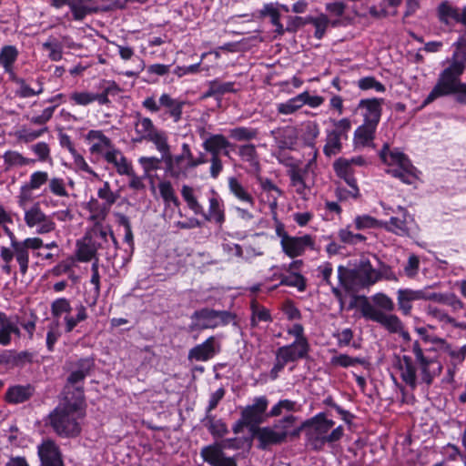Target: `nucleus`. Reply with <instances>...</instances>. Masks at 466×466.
<instances>
[{"label": "nucleus", "mask_w": 466, "mask_h": 466, "mask_svg": "<svg viewBox=\"0 0 466 466\" xmlns=\"http://www.w3.org/2000/svg\"><path fill=\"white\" fill-rule=\"evenodd\" d=\"M159 104L167 109L166 113L173 118L174 122H178L181 119L183 101L172 98L168 94H163L159 98Z\"/></svg>", "instance_id": "72a5a7b5"}, {"label": "nucleus", "mask_w": 466, "mask_h": 466, "mask_svg": "<svg viewBox=\"0 0 466 466\" xmlns=\"http://www.w3.org/2000/svg\"><path fill=\"white\" fill-rule=\"evenodd\" d=\"M104 158L108 164H112L119 175H130L132 166L123 153L116 147L106 151Z\"/></svg>", "instance_id": "c85d7f7f"}, {"label": "nucleus", "mask_w": 466, "mask_h": 466, "mask_svg": "<svg viewBox=\"0 0 466 466\" xmlns=\"http://www.w3.org/2000/svg\"><path fill=\"white\" fill-rule=\"evenodd\" d=\"M436 15L441 24L450 27L460 24L466 31V6L461 8L445 0L439 4Z\"/></svg>", "instance_id": "f8f14e48"}, {"label": "nucleus", "mask_w": 466, "mask_h": 466, "mask_svg": "<svg viewBox=\"0 0 466 466\" xmlns=\"http://www.w3.org/2000/svg\"><path fill=\"white\" fill-rule=\"evenodd\" d=\"M204 461L212 466H236L233 458L225 457L219 444L209 445L202 449Z\"/></svg>", "instance_id": "aec40b11"}, {"label": "nucleus", "mask_w": 466, "mask_h": 466, "mask_svg": "<svg viewBox=\"0 0 466 466\" xmlns=\"http://www.w3.org/2000/svg\"><path fill=\"white\" fill-rule=\"evenodd\" d=\"M288 333L295 337L293 343L299 344L305 347H310L307 337L304 334V328L301 324L296 323L288 329Z\"/></svg>", "instance_id": "774afa93"}, {"label": "nucleus", "mask_w": 466, "mask_h": 466, "mask_svg": "<svg viewBox=\"0 0 466 466\" xmlns=\"http://www.w3.org/2000/svg\"><path fill=\"white\" fill-rule=\"evenodd\" d=\"M309 350L310 347H305L296 343L279 347L276 351V360L270 370V378L276 380L279 377V373L284 370L288 363L307 359Z\"/></svg>", "instance_id": "6e6552de"}, {"label": "nucleus", "mask_w": 466, "mask_h": 466, "mask_svg": "<svg viewBox=\"0 0 466 466\" xmlns=\"http://www.w3.org/2000/svg\"><path fill=\"white\" fill-rule=\"evenodd\" d=\"M87 209L91 213L89 219L95 223H101L104 221L110 208H106L103 204L99 203L97 199L91 198V200L87 203Z\"/></svg>", "instance_id": "ea45409f"}, {"label": "nucleus", "mask_w": 466, "mask_h": 466, "mask_svg": "<svg viewBox=\"0 0 466 466\" xmlns=\"http://www.w3.org/2000/svg\"><path fill=\"white\" fill-rule=\"evenodd\" d=\"M221 350V344L217 337L210 336L201 344L189 350L187 359L196 361H208Z\"/></svg>", "instance_id": "4468645a"}, {"label": "nucleus", "mask_w": 466, "mask_h": 466, "mask_svg": "<svg viewBox=\"0 0 466 466\" xmlns=\"http://www.w3.org/2000/svg\"><path fill=\"white\" fill-rule=\"evenodd\" d=\"M203 148L211 156L229 157L228 147H233L234 145L230 143L227 137L221 134L210 135L202 144Z\"/></svg>", "instance_id": "412c9836"}, {"label": "nucleus", "mask_w": 466, "mask_h": 466, "mask_svg": "<svg viewBox=\"0 0 466 466\" xmlns=\"http://www.w3.org/2000/svg\"><path fill=\"white\" fill-rule=\"evenodd\" d=\"M257 179L262 190L269 194L268 202L270 208H275L278 205V198L282 196L283 191L269 178H265L258 176Z\"/></svg>", "instance_id": "58836bf2"}, {"label": "nucleus", "mask_w": 466, "mask_h": 466, "mask_svg": "<svg viewBox=\"0 0 466 466\" xmlns=\"http://www.w3.org/2000/svg\"><path fill=\"white\" fill-rule=\"evenodd\" d=\"M252 312L251 325L256 326L258 321H271V316L269 311L261 306L257 300L253 299L250 304Z\"/></svg>", "instance_id": "603ef678"}, {"label": "nucleus", "mask_w": 466, "mask_h": 466, "mask_svg": "<svg viewBox=\"0 0 466 466\" xmlns=\"http://www.w3.org/2000/svg\"><path fill=\"white\" fill-rule=\"evenodd\" d=\"M15 244V249L10 250L6 247H2L0 258L3 261L1 267L3 272L10 275L13 272L12 260L15 258L19 266L20 274L25 276L29 267V249L37 250L44 246L40 238H28Z\"/></svg>", "instance_id": "423d86ee"}, {"label": "nucleus", "mask_w": 466, "mask_h": 466, "mask_svg": "<svg viewBox=\"0 0 466 466\" xmlns=\"http://www.w3.org/2000/svg\"><path fill=\"white\" fill-rule=\"evenodd\" d=\"M137 121L135 122L136 133L139 136L136 139L137 142L147 140L157 129L155 127L152 120L148 117H142L140 113L136 114Z\"/></svg>", "instance_id": "c9c22d12"}, {"label": "nucleus", "mask_w": 466, "mask_h": 466, "mask_svg": "<svg viewBox=\"0 0 466 466\" xmlns=\"http://www.w3.org/2000/svg\"><path fill=\"white\" fill-rule=\"evenodd\" d=\"M334 424V421L328 420L323 413L303 421V431L308 443L318 450L327 442L332 443L340 440L343 436V427L339 426L329 432Z\"/></svg>", "instance_id": "20e7f679"}, {"label": "nucleus", "mask_w": 466, "mask_h": 466, "mask_svg": "<svg viewBox=\"0 0 466 466\" xmlns=\"http://www.w3.org/2000/svg\"><path fill=\"white\" fill-rule=\"evenodd\" d=\"M268 405V400L266 396H260L254 399L251 405H248L241 411L242 417L247 422L252 424V431L258 427L259 424L263 423L268 416L267 409Z\"/></svg>", "instance_id": "ddd939ff"}, {"label": "nucleus", "mask_w": 466, "mask_h": 466, "mask_svg": "<svg viewBox=\"0 0 466 466\" xmlns=\"http://www.w3.org/2000/svg\"><path fill=\"white\" fill-rule=\"evenodd\" d=\"M252 435L259 441L260 447L263 449L270 445H278L285 442L281 438V435L273 426L263 428L258 427L252 431Z\"/></svg>", "instance_id": "cd10ccee"}, {"label": "nucleus", "mask_w": 466, "mask_h": 466, "mask_svg": "<svg viewBox=\"0 0 466 466\" xmlns=\"http://www.w3.org/2000/svg\"><path fill=\"white\" fill-rule=\"evenodd\" d=\"M166 172L173 178L179 179L187 177V161L181 155L172 156L170 153L164 158Z\"/></svg>", "instance_id": "4be33fe9"}, {"label": "nucleus", "mask_w": 466, "mask_h": 466, "mask_svg": "<svg viewBox=\"0 0 466 466\" xmlns=\"http://www.w3.org/2000/svg\"><path fill=\"white\" fill-rule=\"evenodd\" d=\"M279 148H292L298 139V132L294 127L287 126L271 131Z\"/></svg>", "instance_id": "c756f323"}, {"label": "nucleus", "mask_w": 466, "mask_h": 466, "mask_svg": "<svg viewBox=\"0 0 466 466\" xmlns=\"http://www.w3.org/2000/svg\"><path fill=\"white\" fill-rule=\"evenodd\" d=\"M424 298L425 290L422 289H399L397 297L399 309L402 312L403 315L409 316L411 313L412 302L416 300H424Z\"/></svg>", "instance_id": "5701e85b"}, {"label": "nucleus", "mask_w": 466, "mask_h": 466, "mask_svg": "<svg viewBox=\"0 0 466 466\" xmlns=\"http://www.w3.org/2000/svg\"><path fill=\"white\" fill-rule=\"evenodd\" d=\"M318 270H319V272L320 274V277L322 278V280L326 284L331 286V291H332L333 295L339 300H342V292H341V290L338 287L332 286L331 281H330V277H331V274H332V271H333L331 263H329V262L324 263L323 265H321V266H319L318 268Z\"/></svg>", "instance_id": "5fc2aeb1"}, {"label": "nucleus", "mask_w": 466, "mask_h": 466, "mask_svg": "<svg viewBox=\"0 0 466 466\" xmlns=\"http://www.w3.org/2000/svg\"><path fill=\"white\" fill-rule=\"evenodd\" d=\"M330 363L333 366H339L342 368H348L355 365H368V361L365 359L362 358H353L347 354H339L337 356H334L330 360Z\"/></svg>", "instance_id": "de8ad7c7"}, {"label": "nucleus", "mask_w": 466, "mask_h": 466, "mask_svg": "<svg viewBox=\"0 0 466 466\" xmlns=\"http://www.w3.org/2000/svg\"><path fill=\"white\" fill-rule=\"evenodd\" d=\"M48 128L46 127L40 130H28L25 127L17 130L15 133V137L18 141L24 143H30L39 137H41L45 132H47Z\"/></svg>", "instance_id": "bf43d9fd"}, {"label": "nucleus", "mask_w": 466, "mask_h": 466, "mask_svg": "<svg viewBox=\"0 0 466 466\" xmlns=\"http://www.w3.org/2000/svg\"><path fill=\"white\" fill-rule=\"evenodd\" d=\"M18 51L14 46H5L0 52V64L4 66L5 72L13 71V65L17 59Z\"/></svg>", "instance_id": "37998d69"}, {"label": "nucleus", "mask_w": 466, "mask_h": 466, "mask_svg": "<svg viewBox=\"0 0 466 466\" xmlns=\"http://www.w3.org/2000/svg\"><path fill=\"white\" fill-rule=\"evenodd\" d=\"M47 216L41 210L36 204L25 213V221L30 228L37 227Z\"/></svg>", "instance_id": "864d4df0"}, {"label": "nucleus", "mask_w": 466, "mask_h": 466, "mask_svg": "<svg viewBox=\"0 0 466 466\" xmlns=\"http://www.w3.org/2000/svg\"><path fill=\"white\" fill-rule=\"evenodd\" d=\"M306 22L315 26L314 36L318 39H321L324 36L327 27L330 23L329 17L323 14L317 17L308 16L306 17Z\"/></svg>", "instance_id": "3c124183"}, {"label": "nucleus", "mask_w": 466, "mask_h": 466, "mask_svg": "<svg viewBox=\"0 0 466 466\" xmlns=\"http://www.w3.org/2000/svg\"><path fill=\"white\" fill-rule=\"evenodd\" d=\"M100 93H90V92H74L70 95V100L76 105L87 106L95 101L100 105H107L110 103L108 99L109 95H116L118 91L117 86L115 83L104 82L100 86Z\"/></svg>", "instance_id": "9b49d317"}, {"label": "nucleus", "mask_w": 466, "mask_h": 466, "mask_svg": "<svg viewBox=\"0 0 466 466\" xmlns=\"http://www.w3.org/2000/svg\"><path fill=\"white\" fill-rule=\"evenodd\" d=\"M77 258L80 261H89L96 257V251L102 247V242L88 240V243L78 244Z\"/></svg>", "instance_id": "a19ab883"}, {"label": "nucleus", "mask_w": 466, "mask_h": 466, "mask_svg": "<svg viewBox=\"0 0 466 466\" xmlns=\"http://www.w3.org/2000/svg\"><path fill=\"white\" fill-rule=\"evenodd\" d=\"M279 279L280 285L295 287L299 291L306 289V279L299 273L291 272L289 275L281 274Z\"/></svg>", "instance_id": "49530a36"}, {"label": "nucleus", "mask_w": 466, "mask_h": 466, "mask_svg": "<svg viewBox=\"0 0 466 466\" xmlns=\"http://www.w3.org/2000/svg\"><path fill=\"white\" fill-rule=\"evenodd\" d=\"M313 245L314 240L309 235L290 237L286 232L282 235L281 247L289 258L301 256L307 247L313 248Z\"/></svg>", "instance_id": "2eb2a0df"}, {"label": "nucleus", "mask_w": 466, "mask_h": 466, "mask_svg": "<svg viewBox=\"0 0 466 466\" xmlns=\"http://www.w3.org/2000/svg\"><path fill=\"white\" fill-rule=\"evenodd\" d=\"M92 366L93 362L89 360H80L77 362V370L72 371L67 378V383L70 384V386L66 387L69 390H74V389L76 388L74 386L85 380V378L89 374ZM80 388L83 390L82 387Z\"/></svg>", "instance_id": "f704fd0d"}, {"label": "nucleus", "mask_w": 466, "mask_h": 466, "mask_svg": "<svg viewBox=\"0 0 466 466\" xmlns=\"http://www.w3.org/2000/svg\"><path fill=\"white\" fill-rule=\"evenodd\" d=\"M466 63V48L455 51L450 65L443 69L423 104L429 105L439 97L454 96L457 103L466 105V83L461 81Z\"/></svg>", "instance_id": "7ed1b4c3"}, {"label": "nucleus", "mask_w": 466, "mask_h": 466, "mask_svg": "<svg viewBox=\"0 0 466 466\" xmlns=\"http://www.w3.org/2000/svg\"><path fill=\"white\" fill-rule=\"evenodd\" d=\"M42 466H64L57 445L52 441H44L38 448Z\"/></svg>", "instance_id": "6ab92c4d"}, {"label": "nucleus", "mask_w": 466, "mask_h": 466, "mask_svg": "<svg viewBox=\"0 0 466 466\" xmlns=\"http://www.w3.org/2000/svg\"><path fill=\"white\" fill-rule=\"evenodd\" d=\"M71 310L70 302L66 298L57 299L51 304V313L56 319H58L63 313H70Z\"/></svg>", "instance_id": "680f3d73"}, {"label": "nucleus", "mask_w": 466, "mask_h": 466, "mask_svg": "<svg viewBox=\"0 0 466 466\" xmlns=\"http://www.w3.org/2000/svg\"><path fill=\"white\" fill-rule=\"evenodd\" d=\"M387 228L397 235L404 236L409 234V228L405 218L396 217L390 218Z\"/></svg>", "instance_id": "69168bd1"}, {"label": "nucleus", "mask_w": 466, "mask_h": 466, "mask_svg": "<svg viewBox=\"0 0 466 466\" xmlns=\"http://www.w3.org/2000/svg\"><path fill=\"white\" fill-rule=\"evenodd\" d=\"M277 4H266L263 8L259 10V18L268 17L272 25L275 26L274 32L278 35H283L285 34L284 26L280 23V13L276 6Z\"/></svg>", "instance_id": "473e14b6"}, {"label": "nucleus", "mask_w": 466, "mask_h": 466, "mask_svg": "<svg viewBox=\"0 0 466 466\" xmlns=\"http://www.w3.org/2000/svg\"><path fill=\"white\" fill-rule=\"evenodd\" d=\"M158 189L161 198L166 204L173 203L176 207H179L180 202L175 194V190L169 181H163L158 184Z\"/></svg>", "instance_id": "4d7b16f0"}, {"label": "nucleus", "mask_w": 466, "mask_h": 466, "mask_svg": "<svg viewBox=\"0 0 466 466\" xmlns=\"http://www.w3.org/2000/svg\"><path fill=\"white\" fill-rule=\"evenodd\" d=\"M291 185L296 187V192L299 195H305L307 185L304 180L303 172L299 168H292L289 172Z\"/></svg>", "instance_id": "052dcab7"}, {"label": "nucleus", "mask_w": 466, "mask_h": 466, "mask_svg": "<svg viewBox=\"0 0 466 466\" xmlns=\"http://www.w3.org/2000/svg\"><path fill=\"white\" fill-rule=\"evenodd\" d=\"M86 138L89 142H93L89 149L91 154L104 155L106 151H110L116 147L111 139L105 136L101 130H90Z\"/></svg>", "instance_id": "a878e982"}, {"label": "nucleus", "mask_w": 466, "mask_h": 466, "mask_svg": "<svg viewBox=\"0 0 466 466\" xmlns=\"http://www.w3.org/2000/svg\"><path fill=\"white\" fill-rule=\"evenodd\" d=\"M338 278L339 284L347 292H358L378 281L376 269L367 259L361 260L354 268L339 266Z\"/></svg>", "instance_id": "39448f33"}, {"label": "nucleus", "mask_w": 466, "mask_h": 466, "mask_svg": "<svg viewBox=\"0 0 466 466\" xmlns=\"http://www.w3.org/2000/svg\"><path fill=\"white\" fill-rule=\"evenodd\" d=\"M97 196L99 198L105 200V202L102 204L108 208H111L118 197L110 189V185L108 182H105L103 187L98 189Z\"/></svg>", "instance_id": "e2e57ef3"}, {"label": "nucleus", "mask_w": 466, "mask_h": 466, "mask_svg": "<svg viewBox=\"0 0 466 466\" xmlns=\"http://www.w3.org/2000/svg\"><path fill=\"white\" fill-rule=\"evenodd\" d=\"M302 106V96L300 95H298L295 97L290 98L287 102L279 104L278 106V112L283 115H289L295 113Z\"/></svg>", "instance_id": "13d9d810"}, {"label": "nucleus", "mask_w": 466, "mask_h": 466, "mask_svg": "<svg viewBox=\"0 0 466 466\" xmlns=\"http://www.w3.org/2000/svg\"><path fill=\"white\" fill-rule=\"evenodd\" d=\"M235 82H222L219 79H214L208 82V89L205 91L201 98L215 97L221 100L222 96L228 93H237L239 88H236Z\"/></svg>", "instance_id": "393cba45"}, {"label": "nucleus", "mask_w": 466, "mask_h": 466, "mask_svg": "<svg viewBox=\"0 0 466 466\" xmlns=\"http://www.w3.org/2000/svg\"><path fill=\"white\" fill-rule=\"evenodd\" d=\"M191 324L189 325L190 331L214 329L217 328V323L214 321L212 309L203 308L193 312L191 316Z\"/></svg>", "instance_id": "b1692460"}, {"label": "nucleus", "mask_w": 466, "mask_h": 466, "mask_svg": "<svg viewBox=\"0 0 466 466\" xmlns=\"http://www.w3.org/2000/svg\"><path fill=\"white\" fill-rule=\"evenodd\" d=\"M333 168L336 175L339 177L344 179L345 182L351 187L352 190L350 192V194L355 198H358L360 195L359 187L354 177V169L350 165V160L344 157H339L333 163Z\"/></svg>", "instance_id": "f3484780"}, {"label": "nucleus", "mask_w": 466, "mask_h": 466, "mask_svg": "<svg viewBox=\"0 0 466 466\" xmlns=\"http://www.w3.org/2000/svg\"><path fill=\"white\" fill-rule=\"evenodd\" d=\"M14 81L16 85L19 86V89L17 90L16 94L20 97H30L33 96L39 95L44 91L43 82L41 78L37 79L38 88L36 90L31 88L23 78L15 77L14 78Z\"/></svg>", "instance_id": "09e8293b"}, {"label": "nucleus", "mask_w": 466, "mask_h": 466, "mask_svg": "<svg viewBox=\"0 0 466 466\" xmlns=\"http://www.w3.org/2000/svg\"><path fill=\"white\" fill-rule=\"evenodd\" d=\"M414 360L408 355L399 358L398 368L401 380L414 390L418 384V379L421 383L431 385L433 379L439 376L442 370L441 363L432 353V349L423 350L419 341H414L411 346Z\"/></svg>", "instance_id": "f257e3e1"}, {"label": "nucleus", "mask_w": 466, "mask_h": 466, "mask_svg": "<svg viewBox=\"0 0 466 466\" xmlns=\"http://www.w3.org/2000/svg\"><path fill=\"white\" fill-rule=\"evenodd\" d=\"M200 215L203 216L206 220L214 222L219 228L225 223L226 215L224 204L222 200L216 196L215 192H213V197L209 198L208 211L207 213L203 211V214Z\"/></svg>", "instance_id": "bb28decb"}, {"label": "nucleus", "mask_w": 466, "mask_h": 466, "mask_svg": "<svg viewBox=\"0 0 466 466\" xmlns=\"http://www.w3.org/2000/svg\"><path fill=\"white\" fill-rule=\"evenodd\" d=\"M238 156L240 158L248 163L249 167L258 172L260 170V164L258 154L256 147L253 144H244L238 147Z\"/></svg>", "instance_id": "e433bc0d"}, {"label": "nucleus", "mask_w": 466, "mask_h": 466, "mask_svg": "<svg viewBox=\"0 0 466 466\" xmlns=\"http://www.w3.org/2000/svg\"><path fill=\"white\" fill-rule=\"evenodd\" d=\"M334 128L327 131L323 153L326 157L339 155L342 151V140L348 139V133L351 128L349 118L332 121Z\"/></svg>", "instance_id": "1a4fd4ad"}, {"label": "nucleus", "mask_w": 466, "mask_h": 466, "mask_svg": "<svg viewBox=\"0 0 466 466\" xmlns=\"http://www.w3.org/2000/svg\"><path fill=\"white\" fill-rule=\"evenodd\" d=\"M147 141L154 143L157 149L162 153L163 158L170 153V147L167 144V137L165 132L157 130Z\"/></svg>", "instance_id": "6e6d98bb"}, {"label": "nucleus", "mask_w": 466, "mask_h": 466, "mask_svg": "<svg viewBox=\"0 0 466 466\" xmlns=\"http://www.w3.org/2000/svg\"><path fill=\"white\" fill-rule=\"evenodd\" d=\"M5 169H9L12 167H22L28 165L33 162L32 159H28L23 157L19 152L8 150L3 156Z\"/></svg>", "instance_id": "8fccbe9b"}, {"label": "nucleus", "mask_w": 466, "mask_h": 466, "mask_svg": "<svg viewBox=\"0 0 466 466\" xmlns=\"http://www.w3.org/2000/svg\"><path fill=\"white\" fill-rule=\"evenodd\" d=\"M296 410V402L290 400H281L276 405H274L268 416L278 417L280 416L283 410L293 411Z\"/></svg>", "instance_id": "0e129e2a"}, {"label": "nucleus", "mask_w": 466, "mask_h": 466, "mask_svg": "<svg viewBox=\"0 0 466 466\" xmlns=\"http://www.w3.org/2000/svg\"><path fill=\"white\" fill-rule=\"evenodd\" d=\"M273 427L279 431L284 441H287L288 439L299 438L303 431V422H299V418L292 414L276 420Z\"/></svg>", "instance_id": "dca6fc26"}, {"label": "nucleus", "mask_w": 466, "mask_h": 466, "mask_svg": "<svg viewBox=\"0 0 466 466\" xmlns=\"http://www.w3.org/2000/svg\"><path fill=\"white\" fill-rule=\"evenodd\" d=\"M181 195L189 209H191L196 215L203 214V207L199 204L197 198L194 195V189L184 185L181 188Z\"/></svg>", "instance_id": "a18cd8bd"}, {"label": "nucleus", "mask_w": 466, "mask_h": 466, "mask_svg": "<svg viewBox=\"0 0 466 466\" xmlns=\"http://www.w3.org/2000/svg\"><path fill=\"white\" fill-rule=\"evenodd\" d=\"M383 99L371 98L362 99L359 103V108L361 109L364 117V123L378 126L381 116V105Z\"/></svg>", "instance_id": "a211bd4d"}, {"label": "nucleus", "mask_w": 466, "mask_h": 466, "mask_svg": "<svg viewBox=\"0 0 466 466\" xmlns=\"http://www.w3.org/2000/svg\"><path fill=\"white\" fill-rule=\"evenodd\" d=\"M229 137L236 141H250L256 139L259 134L258 128L237 127L228 130Z\"/></svg>", "instance_id": "79ce46f5"}, {"label": "nucleus", "mask_w": 466, "mask_h": 466, "mask_svg": "<svg viewBox=\"0 0 466 466\" xmlns=\"http://www.w3.org/2000/svg\"><path fill=\"white\" fill-rule=\"evenodd\" d=\"M204 421L205 426L208 427L209 432L214 437L221 438L228 432L226 423H224L221 420H216L214 416L211 414H207Z\"/></svg>", "instance_id": "c03bdc74"}, {"label": "nucleus", "mask_w": 466, "mask_h": 466, "mask_svg": "<svg viewBox=\"0 0 466 466\" xmlns=\"http://www.w3.org/2000/svg\"><path fill=\"white\" fill-rule=\"evenodd\" d=\"M84 390L65 388L64 401L49 414V424L54 431L61 436L72 438L81 431L78 419L84 416Z\"/></svg>", "instance_id": "f03ea898"}, {"label": "nucleus", "mask_w": 466, "mask_h": 466, "mask_svg": "<svg viewBox=\"0 0 466 466\" xmlns=\"http://www.w3.org/2000/svg\"><path fill=\"white\" fill-rule=\"evenodd\" d=\"M360 311L364 318L380 323L391 333L401 332L403 329V324L398 316L387 315L377 309L365 297H363Z\"/></svg>", "instance_id": "9d476101"}, {"label": "nucleus", "mask_w": 466, "mask_h": 466, "mask_svg": "<svg viewBox=\"0 0 466 466\" xmlns=\"http://www.w3.org/2000/svg\"><path fill=\"white\" fill-rule=\"evenodd\" d=\"M35 393V388L30 385H15L5 392V400L9 403L18 404L28 400Z\"/></svg>", "instance_id": "7c9ffc66"}, {"label": "nucleus", "mask_w": 466, "mask_h": 466, "mask_svg": "<svg viewBox=\"0 0 466 466\" xmlns=\"http://www.w3.org/2000/svg\"><path fill=\"white\" fill-rule=\"evenodd\" d=\"M228 187L230 192L240 201L255 205V199L248 189L235 177H228Z\"/></svg>", "instance_id": "4c0bfd02"}, {"label": "nucleus", "mask_w": 466, "mask_h": 466, "mask_svg": "<svg viewBox=\"0 0 466 466\" xmlns=\"http://www.w3.org/2000/svg\"><path fill=\"white\" fill-rule=\"evenodd\" d=\"M381 160L389 165L396 167L387 169V173L394 177L399 178L403 183L412 184L416 180L415 167L411 164L408 157L398 150L390 151L388 144H385L380 153Z\"/></svg>", "instance_id": "0eeeda50"}, {"label": "nucleus", "mask_w": 466, "mask_h": 466, "mask_svg": "<svg viewBox=\"0 0 466 466\" xmlns=\"http://www.w3.org/2000/svg\"><path fill=\"white\" fill-rule=\"evenodd\" d=\"M377 126L363 123L354 132V145L356 147H369L375 137Z\"/></svg>", "instance_id": "2f4dec72"}, {"label": "nucleus", "mask_w": 466, "mask_h": 466, "mask_svg": "<svg viewBox=\"0 0 466 466\" xmlns=\"http://www.w3.org/2000/svg\"><path fill=\"white\" fill-rule=\"evenodd\" d=\"M212 314L214 321L217 323V328L220 325L226 326L234 321L237 318L236 314L228 310H216L212 309Z\"/></svg>", "instance_id": "338daca9"}]
</instances>
